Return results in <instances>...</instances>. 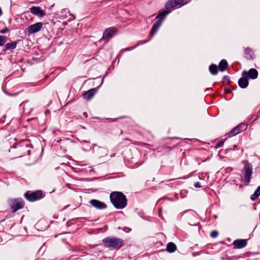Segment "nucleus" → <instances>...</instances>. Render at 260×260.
Segmentation results:
<instances>
[{
    "mask_svg": "<svg viewBox=\"0 0 260 260\" xmlns=\"http://www.w3.org/2000/svg\"><path fill=\"white\" fill-rule=\"evenodd\" d=\"M110 201L117 209H123L127 205V199L121 192L114 191L110 196Z\"/></svg>",
    "mask_w": 260,
    "mask_h": 260,
    "instance_id": "1",
    "label": "nucleus"
},
{
    "mask_svg": "<svg viewBox=\"0 0 260 260\" xmlns=\"http://www.w3.org/2000/svg\"><path fill=\"white\" fill-rule=\"evenodd\" d=\"M104 246L111 249H119L124 245V241L115 237H106L102 240Z\"/></svg>",
    "mask_w": 260,
    "mask_h": 260,
    "instance_id": "2",
    "label": "nucleus"
},
{
    "mask_svg": "<svg viewBox=\"0 0 260 260\" xmlns=\"http://www.w3.org/2000/svg\"><path fill=\"white\" fill-rule=\"evenodd\" d=\"M242 162L244 166L242 170V173L244 175V180L246 184H248L250 183L251 176L252 173V166L248 161L245 160H243Z\"/></svg>",
    "mask_w": 260,
    "mask_h": 260,
    "instance_id": "3",
    "label": "nucleus"
},
{
    "mask_svg": "<svg viewBox=\"0 0 260 260\" xmlns=\"http://www.w3.org/2000/svg\"><path fill=\"white\" fill-rule=\"evenodd\" d=\"M188 2V0H169L166 3L165 7L166 9L171 11L172 9L181 8Z\"/></svg>",
    "mask_w": 260,
    "mask_h": 260,
    "instance_id": "4",
    "label": "nucleus"
},
{
    "mask_svg": "<svg viewBox=\"0 0 260 260\" xmlns=\"http://www.w3.org/2000/svg\"><path fill=\"white\" fill-rule=\"evenodd\" d=\"M9 203L13 213H15L18 210L23 208L24 206V202L19 198L11 199Z\"/></svg>",
    "mask_w": 260,
    "mask_h": 260,
    "instance_id": "5",
    "label": "nucleus"
},
{
    "mask_svg": "<svg viewBox=\"0 0 260 260\" xmlns=\"http://www.w3.org/2000/svg\"><path fill=\"white\" fill-rule=\"evenodd\" d=\"M24 196L25 199L29 202H35L43 198L41 190H37L35 192L27 191Z\"/></svg>",
    "mask_w": 260,
    "mask_h": 260,
    "instance_id": "6",
    "label": "nucleus"
},
{
    "mask_svg": "<svg viewBox=\"0 0 260 260\" xmlns=\"http://www.w3.org/2000/svg\"><path fill=\"white\" fill-rule=\"evenodd\" d=\"M117 32V29L114 27H111L106 29L104 30L103 37L100 39V41L101 42L104 41L105 43H107Z\"/></svg>",
    "mask_w": 260,
    "mask_h": 260,
    "instance_id": "7",
    "label": "nucleus"
},
{
    "mask_svg": "<svg viewBox=\"0 0 260 260\" xmlns=\"http://www.w3.org/2000/svg\"><path fill=\"white\" fill-rule=\"evenodd\" d=\"M242 76L246 77L247 78L255 79L258 76V72L255 69H251L249 71H244L242 73Z\"/></svg>",
    "mask_w": 260,
    "mask_h": 260,
    "instance_id": "8",
    "label": "nucleus"
},
{
    "mask_svg": "<svg viewBox=\"0 0 260 260\" xmlns=\"http://www.w3.org/2000/svg\"><path fill=\"white\" fill-rule=\"evenodd\" d=\"M43 25V22H37L32 24L27 27V31L29 34L37 32L41 30Z\"/></svg>",
    "mask_w": 260,
    "mask_h": 260,
    "instance_id": "9",
    "label": "nucleus"
},
{
    "mask_svg": "<svg viewBox=\"0 0 260 260\" xmlns=\"http://www.w3.org/2000/svg\"><path fill=\"white\" fill-rule=\"evenodd\" d=\"M30 12L32 14L39 17H43L46 15L45 12L39 7H32L30 8Z\"/></svg>",
    "mask_w": 260,
    "mask_h": 260,
    "instance_id": "10",
    "label": "nucleus"
},
{
    "mask_svg": "<svg viewBox=\"0 0 260 260\" xmlns=\"http://www.w3.org/2000/svg\"><path fill=\"white\" fill-rule=\"evenodd\" d=\"M90 204L98 209H103L107 208V205L99 200L93 199L90 201Z\"/></svg>",
    "mask_w": 260,
    "mask_h": 260,
    "instance_id": "11",
    "label": "nucleus"
},
{
    "mask_svg": "<svg viewBox=\"0 0 260 260\" xmlns=\"http://www.w3.org/2000/svg\"><path fill=\"white\" fill-rule=\"evenodd\" d=\"M96 92L97 88H92L83 93L82 96L84 99L89 101L94 95Z\"/></svg>",
    "mask_w": 260,
    "mask_h": 260,
    "instance_id": "12",
    "label": "nucleus"
},
{
    "mask_svg": "<svg viewBox=\"0 0 260 260\" xmlns=\"http://www.w3.org/2000/svg\"><path fill=\"white\" fill-rule=\"evenodd\" d=\"M243 126H244V125L240 124L234 127L231 132L228 133V136L229 137H232L240 133L242 131Z\"/></svg>",
    "mask_w": 260,
    "mask_h": 260,
    "instance_id": "13",
    "label": "nucleus"
},
{
    "mask_svg": "<svg viewBox=\"0 0 260 260\" xmlns=\"http://www.w3.org/2000/svg\"><path fill=\"white\" fill-rule=\"evenodd\" d=\"M246 244L247 241L245 239L236 240L233 242L235 247L238 249L243 248Z\"/></svg>",
    "mask_w": 260,
    "mask_h": 260,
    "instance_id": "14",
    "label": "nucleus"
},
{
    "mask_svg": "<svg viewBox=\"0 0 260 260\" xmlns=\"http://www.w3.org/2000/svg\"><path fill=\"white\" fill-rule=\"evenodd\" d=\"M238 84L239 86L242 88L247 87L249 84L248 78L246 77L242 76L239 79Z\"/></svg>",
    "mask_w": 260,
    "mask_h": 260,
    "instance_id": "15",
    "label": "nucleus"
},
{
    "mask_svg": "<svg viewBox=\"0 0 260 260\" xmlns=\"http://www.w3.org/2000/svg\"><path fill=\"white\" fill-rule=\"evenodd\" d=\"M161 21H157L153 24L150 31V34L151 36H153L154 34L156 32L158 29L161 25Z\"/></svg>",
    "mask_w": 260,
    "mask_h": 260,
    "instance_id": "16",
    "label": "nucleus"
},
{
    "mask_svg": "<svg viewBox=\"0 0 260 260\" xmlns=\"http://www.w3.org/2000/svg\"><path fill=\"white\" fill-rule=\"evenodd\" d=\"M245 53L246 55L245 57L247 59L252 60L254 58V54L252 50L250 48H246L245 49Z\"/></svg>",
    "mask_w": 260,
    "mask_h": 260,
    "instance_id": "17",
    "label": "nucleus"
},
{
    "mask_svg": "<svg viewBox=\"0 0 260 260\" xmlns=\"http://www.w3.org/2000/svg\"><path fill=\"white\" fill-rule=\"evenodd\" d=\"M170 12V10L169 9H166V10H165L161 13L158 14L156 16V18L159 19L158 21H161V22L162 20L165 18V16Z\"/></svg>",
    "mask_w": 260,
    "mask_h": 260,
    "instance_id": "18",
    "label": "nucleus"
},
{
    "mask_svg": "<svg viewBox=\"0 0 260 260\" xmlns=\"http://www.w3.org/2000/svg\"><path fill=\"white\" fill-rule=\"evenodd\" d=\"M176 249L177 247L176 245L172 242L169 243L167 245L166 250L169 252H173L176 250Z\"/></svg>",
    "mask_w": 260,
    "mask_h": 260,
    "instance_id": "19",
    "label": "nucleus"
},
{
    "mask_svg": "<svg viewBox=\"0 0 260 260\" xmlns=\"http://www.w3.org/2000/svg\"><path fill=\"white\" fill-rule=\"evenodd\" d=\"M228 66V62L225 59L222 60L219 64V70L221 72L224 71Z\"/></svg>",
    "mask_w": 260,
    "mask_h": 260,
    "instance_id": "20",
    "label": "nucleus"
},
{
    "mask_svg": "<svg viewBox=\"0 0 260 260\" xmlns=\"http://www.w3.org/2000/svg\"><path fill=\"white\" fill-rule=\"evenodd\" d=\"M17 42L14 41L11 43H7L5 45V50H13L17 46Z\"/></svg>",
    "mask_w": 260,
    "mask_h": 260,
    "instance_id": "21",
    "label": "nucleus"
},
{
    "mask_svg": "<svg viewBox=\"0 0 260 260\" xmlns=\"http://www.w3.org/2000/svg\"><path fill=\"white\" fill-rule=\"evenodd\" d=\"M209 71L213 75H216L218 73L217 67L214 64H212L209 67Z\"/></svg>",
    "mask_w": 260,
    "mask_h": 260,
    "instance_id": "22",
    "label": "nucleus"
},
{
    "mask_svg": "<svg viewBox=\"0 0 260 260\" xmlns=\"http://www.w3.org/2000/svg\"><path fill=\"white\" fill-rule=\"evenodd\" d=\"M28 145V141L27 140H21L16 145L13 146L14 148H16L17 146H25L27 147Z\"/></svg>",
    "mask_w": 260,
    "mask_h": 260,
    "instance_id": "23",
    "label": "nucleus"
},
{
    "mask_svg": "<svg viewBox=\"0 0 260 260\" xmlns=\"http://www.w3.org/2000/svg\"><path fill=\"white\" fill-rule=\"evenodd\" d=\"M260 196V186H259L254 191V193L251 196V199L254 200Z\"/></svg>",
    "mask_w": 260,
    "mask_h": 260,
    "instance_id": "24",
    "label": "nucleus"
},
{
    "mask_svg": "<svg viewBox=\"0 0 260 260\" xmlns=\"http://www.w3.org/2000/svg\"><path fill=\"white\" fill-rule=\"evenodd\" d=\"M7 41V38L4 36H0V46H3Z\"/></svg>",
    "mask_w": 260,
    "mask_h": 260,
    "instance_id": "25",
    "label": "nucleus"
},
{
    "mask_svg": "<svg viewBox=\"0 0 260 260\" xmlns=\"http://www.w3.org/2000/svg\"><path fill=\"white\" fill-rule=\"evenodd\" d=\"M218 235V232L216 231H212L211 233V236L212 238H216Z\"/></svg>",
    "mask_w": 260,
    "mask_h": 260,
    "instance_id": "26",
    "label": "nucleus"
},
{
    "mask_svg": "<svg viewBox=\"0 0 260 260\" xmlns=\"http://www.w3.org/2000/svg\"><path fill=\"white\" fill-rule=\"evenodd\" d=\"M223 143H224V141H220L216 144V147L217 148L220 147L223 145Z\"/></svg>",
    "mask_w": 260,
    "mask_h": 260,
    "instance_id": "27",
    "label": "nucleus"
},
{
    "mask_svg": "<svg viewBox=\"0 0 260 260\" xmlns=\"http://www.w3.org/2000/svg\"><path fill=\"white\" fill-rule=\"evenodd\" d=\"M9 31V29L7 28H5L1 30V33L5 34L8 32Z\"/></svg>",
    "mask_w": 260,
    "mask_h": 260,
    "instance_id": "28",
    "label": "nucleus"
},
{
    "mask_svg": "<svg viewBox=\"0 0 260 260\" xmlns=\"http://www.w3.org/2000/svg\"><path fill=\"white\" fill-rule=\"evenodd\" d=\"M124 116H122V117H118V118H114V119H110V121L114 122V121H117L118 119L122 118H124Z\"/></svg>",
    "mask_w": 260,
    "mask_h": 260,
    "instance_id": "29",
    "label": "nucleus"
},
{
    "mask_svg": "<svg viewBox=\"0 0 260 260\" xmlns=\"http://www.w3.org/2000/svg\"><path fill=\"white\" fill-rule=\"evenodd\" d=\"M194 186L196 188H200L201 187L200 183L199 182H196L194 184Z\"/></svg>",
    "mask_w": 260,
    "mask_h": 260,
    "instance_id": "30",
    "label": "nucleus"
},
{
    "mask_svg": "<svg viewBox=\"0 0 260 260\" xmlns=\"http://www.w3.org/2000/svg\"><path fill=\"white\" fill-rule=\"evenodd\" d=\"M148 41H139L138 43V45L141 44H143V43H145L146 42H147Z\"/></svg>",
    "mask_w": 260,
    "mask_h": 260,
    "instance_id": "31",
    "label": "nucleus"
},
{
    "mask_svg": "<svg viewBox=\"0 0 260 260\" xmlns=\"http://www.w3.org/2000/svg\"><path fill=\"white\" fill-rule=\"evenodd\" d=\"M131 49H132V48H126V49H122L121 50V52H123L125 51V50H130Z\"/></svg>",
    "mask_w": 260,
    "mask_h": 260,
    "instance_id": "32",
    "label": "nucleus"
},
{
    "mask_svg": "<svg viewBox=\"0 0 260 260\" xmlns=\"http://www.w3.org/2000/svg\"><path fill=\"white\" fill-rule=\"evenodd\" d=\"M83 115L85 117H87V114L86 112L83 113Z\"/></svg>",
    "mask_w": 260,
    "mask_h": 260,
    "instance_id": "33",
    "label": "nucleus"
},
{
    "mask_svg": "<svg viewBox=\"0 0 260 260\" xmlns=\"http://www.w3.org/2000/svg\"><path fill=\"white\" fill-rule=\"evenodd\" d=\"M165 149H166V150H171V148H170V147H166L165 148Z\"/></svg>",
    "mask_w": 260,
    "mask_h": 260,
    "instance_id": "34",
    "label": "nucleus"
},
{
    "mask_svg": "<svg viewBox=\"0 0 260 260\" xmlns=\"http://www.w3.org/2000/svg\"><path fill=\"white\" fill-rule=\"evenodd\" d=\"M227 77H228V76H224V78L225 79H226V78H227Z\"/></svg>",
    "mask_w": 260,
    "mask_h": 260,
    "instance_id": "35",
    "label": "nucleus"
}]
</instances>
